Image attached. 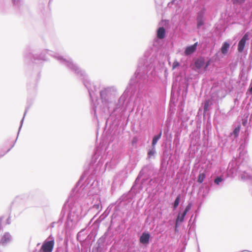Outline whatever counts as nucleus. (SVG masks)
<instances>
[{
  "mask_svg": "<svg viewBox=\"0 0 252 252\" xmlns=\"http://www.w3.org/2000/svg\"><path fill=\"white\" fill-rule=\"evenodd\" d=\"M210 105V102L209 100H207L205 101L204 106V110L205 111H207L208 110V108Z\"/></svg>",
  "mask_w": 252,
  "mask_h": 252,
  "instance_id": "nucleus-13",
  "label": "nucleus"
},
{
  "mask_svg": "<svg viewBox=\"0 0 252 252\" xmlns=\"http://www.w3.org/2000/svg\"><path fill=\"white\" fill-rule=\"evenodd\" d=\"M13 3H15L16 0H13Z\"/></svg>",
  "mask_w": 252,
  "mask_h": 252,
  "instance_id": "nucleus-22",
  "label": "nucleus"
},
{
  "mask_svg": "<svg viewBox=\"0 0 252 252\" xmlns=\"http://www.w3.org/2000/svg\"><path fill=\"white\" fill-rule=\"evenodd\" d=\"M205 64V60L203 58H199L196 60L194 65L197 69L201 68Z\"/></svg>",
  "mask_w": 252,
  "mask_h": 252,
  "instance_id": "nucleus-5",
  "label": "nucleus"
},
{
  "mask_svg": "<svg viewBox=\"0 0 252 252\" xmlns=\"http://www.w3.org/2000/svg\"><path fill=\"white\" fill-rule=\"evenodd\" d=\"M179 66V62L178 61H175L173 63L172 68H173V69H175V68H176L177 67H178Z\"/></svg>",
  "mask_w": 252,
  "mask_h": 252,
  "instance_id": "nucleus-18",
  "label": "nucleus"
},
{
  "mask_svg": "<svg viewBox=\"0 0 252 252\" xmlns=\"http://www.w3.org/2000/svg\"><path fill=\"white\" fill-rule=\"evenodd\" d=\"M234 4H242L245 0H231Z\"/></svg>",
  "mask_w": 252,
  "mask_h": 252,
  "instance_id": "nucleus-16",
  "label": "nucleus"
},
{
  "mask_svg": "<svg viewBox=\"0 0 252 252\" xmlns=\"http://www.w3.org/2000/svg\"><path fill=\"white\" fill-rule=\"evenodd\" d=\"M240 130V127L239 126L236 127L234 129V130L233 131V133L235 136H237Z\"/></svg>",
  "mask_w": 252,
  "mask_h": 252,
  "instance_id": "nucleus-15",
  "label": "nucleus"
},
{
  "mask_svg": "<svg viewBox=\"0 0 252 252\" xmlns=\"http://www.w3.org/2000/svg\"><path fill=\"white\" fill-rule=\"evenodd\" d=\"M191 207V205L190 204H188L184 211H186V212H188L190 210Z\"/></svg>",
  "mask_w": 252,
  "mask_h": 252,
  "instance_id": "nucleus-19",
  "label": "nucleus"
},
{
  "mask_svg": "<svg viewBox=\"0 0 252 252\" xmlns=\"http://www.w3.org/2000/svg\"><path fill=\"white\" fill-rule=\"evenodd\" d=\"M210 61H208L207 62V63H206V65L204 67V69L205 70H206V69L207 68V67H208V66L210 65Z\"/></svg>",
  "mask_w": 252,
  "mask_h": 252,
  "instance_id": "nucleus-20",
  "label": "nucleus"
},
{
  "mask_svg": "<svg viewBox=\"0 0 252 252\" xmlns=\"http://www.w3.org/2000/svg\"><path fill=\"white\" fill-rule=\"evenodd\" d=\"M178 221H176V226H177V224H178Z\"/></svg>",
  "mask_w": 252,
  "mask_h": 252,
  "instance_id": "nucleus-23",
  "label": "nucleus"
},
{
  "mask_svg": "<svg viewBox=\"0 0 252 252\" xmlns=\"http://www.w3.org/2000/svg\"><path fill=\"white\" fill-rule=\"evenodd\" d=\"M230 44L227 42H224L220 48L221 52L222 54L225 55L228 52V50L229 48Z\"/></svg>",
  "mask_w": 252,
  "mask_h": 252,
  "instance_id": "nucleus-6",
  "label": "nucleus"
},
{
  "mask_svg": "<svg viewBox=\"0 0 252 252\" xmlns=\"http://www.w3.org/2000/svg\"><path fill=\"white\" fill-rule=\"evenodd\" d=\"M197 44V42H196L193 45L187 47L185 51V55H189L194 52L196 49Z\"/></svg>",
  "mask_w": 252,
  "mask_h": 252,
  "instance_id": "nucleus-3",
  "label": "nucleus"
},
{
  "mask_svg": "<svg viewBox=\"0 0 252 252\" xmlns=\"http://www.w3.org/2000/svg\"><path fill=\"white\" fill-rule=\"evenodd\" d=\"M155 153V151L154 149L150 150L148 153L149 158H150L151 156H154Z\"/></svg>",
  "mask_w": 252,
  "mask_h": 252,
  "instance_id": "nucleus-17",
  "label": "nucleus"
},
{
  "mask_svg": "<svg viewBox=\"0 0 252 252\" xmlns=\"http://www.w3.org/2000/svg\"><path fill=\"white\" fill-rule=\"evenodd\" d=\"M161 131L160 132L158 135L155 136L154 137L152 140V146L154 147V146L157 144L158 139L161 137Z\"/></svg>",
  "mask_w": 252,
  "mask_h": 252,
  "instance_id": "nucleus-9",
  "label": "nucleus"
},
{
  "mask_svg": "<svg viewBox=\"0 0 252 252\" xmlns=\"http://www.w3.org/2000/svg\"><path fill=\"white\" fill-rule=\"evenodd\" d=\"M187 213V212L184 211V212L181 214L179 215L176 220H183L184 219L185 216L186 215Z\"/></svg>",
  "mask_w": 252,
  "mask_h": 252,
  "instance_id": "nucleus-11",
  "label": "nucleus"
},
{
  "mask_svg": "<svg viewBox=\"0 0 252 252\" xmlns=\"http://www.w3.org/2000/svg\"><path fill=\"white\" fill-rule=\"evenodd\" d=\"M180 196L178 195L177 197V198H176V199L174 201V208H176L177 207V206H178L179 201H180Z\"/></svg>",
  "mask_w": 252,
  "mask_h": 252,
  "instance_id": "nucleus-12",
  "label": "nucleus"
},
{
  "mask_svg": "<svg viewBox=\"0 0 252 252\" xmlns=\"http://www.w3.org/2000/svg\"><path fill=\"white\" fill-rule=\"evenodd\" d=\"M205 178V174L204 173H200L198 177V182L202 183Z\"/></svg>",
  "mask_w": 252,
  "mask_h": 252,
  "instance_id": "nucleus-10",
  "label": "nucleus"
},
{
  "mask_svg": "<svg viewBox=\"0 0 252 252\" xmlns=\"http://www.w3.org/2000/svg\"><path fill=\"white\" fill-rule=\"evenodd\" d=\"M165 29L163 27H160L158 30L157 36L159 39H163L165 37Z\"/></svg>",
  "mask_w": 252,
  "mask_h": 252,
  "instance_id": "nucleus-7",
  "label": "nucleus"
},
{
  "mask_svg": "<svg viewBox=\"0 0 252 252\" xmlns=\"http://www.w3.org/2000/svg\"><path fill=\"white\" fill-rule=\"evenodd\" d=\"M197 28H199L201 26L203 25L204 24V19L202 16H199L197 18Z\"/></svg>",
  "mask_w": 252,
  "mask_h": 252,
  "instance_id": "nucleus-8",
  "label": "nucleus"
},
{
  "mask_svg": "<svg viewBox=\"0 0 252 252\" xmlns=\"http://www.w3.org/2000/svg\"><path fill=\"white\" fill-rule=\"evenodd\" d=\"M249 34L248 32L246 33L241 39L239 41L238 44V51L242 53L244 51L246 42L249 40Z\"/></svg>",
  "mask_w": 252,
  "mask_h": 252,
  "instance_id": "nucleus-2",
  "label": "nucleus"
},
{
  "mask_svg": "<svg viewBox=\"0 0 252 252\" xmlns=\"http://www.w3.org/2000/svg\"><path fill=\"white\" fill-rule=\"evenodd\" d=\"M249 91L251 93H252V86L250 88Z\"/></svg>",
  "mask_w": 252,
  "mask_h": 252,
  "instance_id": "nucleus-21",
  "label": "nucleus"
},
{
  "mask_svg": "<svg viewBox=\"0 0 252 252\" xmlns=\"http://www.w3.org/2000/svg\"><path fill=\"white\" fill-rule=\"evenodd\" d=\"M222 181V179L220 177H217L215 180L214 182L217 185H219V184Z\"/></svg>",
  "mask_w": 252,
  "mask_h": 252,
  "instance_id": "nucleus-14",
  "label": "nucleus"
},
{
  "mask_svg": "<svg viewBox=\"0 0 252 252\" xmlns=\"http://www.w3.org/2000/svg\"><path fill=\"white\" fill-rule=\"evenodd\" d=\"M150 235L148 233H143L140 238V242L143 244L149 243Z\"/></svg>",
  "mask_w": 252,
  "mask_h": 252,
  "instance_id": "nucleus-4",
  "label": "nucleus"
},
{
  "mask_svg": "<svg viewBox=\"0 0 252 252\" xmlns=\"http://www.w3.org/2000/svg\"><path fill=\"white\" fill-rule=\"evenodd\" d=\"M55 242L54 239L45 241L43 243L40 250V252H52L53 251Z\"/></svg>",
  "mask_w": 252,
  "mask_h": 252,
  "instance_id": "nucleus-1",
  "label": "nucleus"
}]
</instances>
